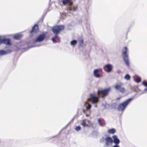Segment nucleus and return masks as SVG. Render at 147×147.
<instances>
[{
	"instance_id": "obj_20",
	"label": "nucleus",
	"mask_w": 147,
	"mask_h": 147,
	"mask_svg": "<svg viewBox=\"0 0 147 147\" xmlns=\"http://www.w3.org/2000/svg\"><path fill=\"white\" fill-rule=\"evenodd\" d=\"M125 78L127 80H129L130 79V77L128 74L126 75L125 76Z\"/></svg>"
},
{
	"instance_id": "obj_18",
	"label": "nucleus",
	"mask_w": 147,
	"mask_h": 147,
	"mask_svg": "<svg viewBox=\"0 0 147 147\" xmlns=\"http://www.w3.org/2000/svg\"><path fill=\"white\" fill-rule=\"evenodd\" d=\"M22 37V36L20 34H17L14 36V38L16 40L20 39Z\"/></svg>"
},
{
	"instance_id": "obj_2",
	"label": "nucleus",
	"mask_w": 147,
	"mask_h": 147,
	"mask_svg": "<svg viewBox=\"0 0 147 147\" xmlns=\"http://www.w3.org/2000/svg\"><path fill=\"white\" fill-rule=\"evenodd\" d=\"M64 28L65 26L63 25L56 26L53 28L52 29V31L55 34L54 37L52 38V40L53 42H56V39L59 40V38L57 35L61 31L64 30Z\"/></svg>"
},
{
	"instance_id": "obj_26",
	"label": "nucleus",
	"mask_w": 147,
	"mask_h": 147,
	"mask_svg": "<svg viewBox=\"0 0 147 147\" xmlns=\"http://www.w3.org/2000/svg\"><path fill=\"white\" fill-rule=\"evenodd\" d=\"M142 84L144 86H147V82L146 81H144L143 82Z\"/></svg>"
},
{
	"instance_id": "obj_14",
	"label": "nucleus",
	"mask_w": 147,
	"mask_h": 147,
	"mask_svg": "<svg viewBox=\"0 0 147 147\" xmlns=\"http://www.w3.org/2000/svg\"><path fill=\"white\" fill-rule=\"evenodd\" d=\"M113 142L115 144H118L120 142L119 140L117 138V136L116 135H114L113 136Z\"/></svg>"
},
{
	"instance_id": "obj_25",
	"label": "nucleus",
	"mask_w": 147,
	"mask_h": 147,
	"mask_svg": "<svg viewBox=\"0 0 147 147\" xmlns=\"http://www.w3.org/2000/svg\"><path fill=\"white\" fill-rule=\"evenodd\" d=\"M79 42L80 45H83L84 43L83 40L82 39L80 40Z\"/></svg>"
},
{
	"instance_id": "obj_10",
	"label": "nucleus",
	"mask_w": 147,
	"mask_h": 147,
	"mask_svg": "<svg viewBox=\"0 0 147 147\" xmlns=\"http://www.w3.org/2000/svg\"><path fill=\"white\" fill-rule=\"evenodd\" d=\"M46 36L45 34L39 35L35 40L36 42H41L43 41L45 38Z\"/></svg>"
},
{
	"instance_id": "obj_27",
	"label": "nucleus",
	"mask_w": 147,
	"mask_h": 147,
	"mask_svg": "<svg viewBox=\"0 0 147 147\" xmlns=\"http://www.w3.org/2000/svg\"><path fill=\"white\" fill-rule=\"evenodd\" d=\"M113 147H119V146L117 144H116L115 145H114Z\"/></svg>"
},
{
	"instance_id": "obj_19",
	"label": "nucleus",
	"mask_w": 147,
	"mask_h": 147,
	"mask_svg": "<svg viewBox=\"0 0 147 147\" xmlns=\"http://www.w3.org/2000/svg\"><path fill=\"white\" fill-rule=\"evenodd\" d=\"M77 41L76 40H74L71 42V44L72 45L75 46L77 43Z\"/></svg>"
},
{
	"instance_id": "obj_13",
	"label": "nucleus",
	"mask_w": 147,
	"mask_h": 147,
	"mask_svg": "<svg viewBox=\"0 0 147 147\" xmlns=\"http://www.w3.org/2000/svg\"><path fill=\"white\" fill-rule=\"evenodd\" d=\"M12 52L11 50H7L6 51L3 50H0V55H4L7 53H11Z\"/></svg>"
},
{
	"instance_id": "obj_11",
	"label": "nucleus",
	"mask_w": 147,
	"mask_h": 147,
	"mask_svg": "<svg viewBox=\"0 0 147 147\" xmlns=\"http://www.w3.org/2000/svg\"><path fill=\"white\" fill-rule=\"evenodd\" d=\"M38 31V26L35 24L33 26L32 30L30 31V33L32 35L33 33L37 32Z\"/></svg>"
},
{
	"instance_id": "obj_6",
	"label": "nucleus",
	"mask_w": 147,
	"mask_h": 147,
	"mask_svg": "<svg viewBox=\"0 0 147 147\" xmlns=\"http://www.w3.org/2000/svg\"><path fill=\"white\" fill-rule=\"evenodd\" d=\"M123 84L122 83L117 84L115 86V88L121 92L124 93L125 91V89L123 86Z\"/></svg>"
},
{
	"instance_id": "obj_17",
	"label": "nucleus",
	"mask_w": 147,
	"mask_h": 147,
	"mask_svg": "<svg viewBox=\"0 0 147 147\" xmlns=\"http://www.w3.org/2000/svg\"><path fill=\"white\" fill-rule=\"evenodd\" d=\"M115 132V129L114 128L109 129L108 130V132L112 134H113Z\"/></svg>"
},
{
	"instance_id": "obj_12",
	"label": "nucleus",
	"mask_w": 147,
	"mask_h": 147,
	"mask_svg": "<svg viewBox=\"0 0 147 147\" xmlns=\"http://www.w3.org/2000/svg\"><path fill=\"white\" fill-rule=\"evenodd\" d=\"M0 42L7 45H11V40L9 38L1 39V38Z\"/></svg>"
},
{
	"instance_id": "obj_22",
	"label": "nucleus",
	"mask_w": 147,
	"mask_h": 147,
	"mask_svg": "<svg viewBox=\"0 0 147 147\" xmlns=\"http://www.w3.org/2000/svg\"><path fill=\"white\" fill-rule=\"evenodd\" d=\"M141 81V79L140 78H137L136 80V81L137 82L139 83Z\"/></svg>"
},
{
	"instance_id": "obj_15",
	"label": "nucleus",
	"mask_w": 147,
	"mask_h": 147,
	"mask_svg": "<svg viewBox=\"0 0 147 147\" xmlns=\"http://www.w3.org/2000/svg\"><path fill=\"white\" fill-rule=\"evenodd\" d=\"M99 70L98 69H96L94 71V76L97 78L100 77V76L99 74L98 73Z\"/></svg>"
},
{
	"instance_id": "obj_5",
	"label": "nucleus",
	"mask_w": 147,
	"mask_h": 147,
	"mask_svg": "<svg viewBox=\"0 0 147 147\" xmlns=\"http://www.w3.org/2000/svg\"><path fill=\"white\" fill-rule=\"evenodd\" d=\"M110 89V88H108L103 90H98L97 92L98 94V96L101 95V97L103 98L108 94Z\"/></svg>"
},
{
	"instance_id": "obj_8",
	"label": "nucleus",
	"mask_w": 147,
	"mask_h": 147,
	"mask_svg": "<svg viewBox=\"0 0 147 147\" xmlns=\"http://www.w3.org/2000/svg\"><path fill=\"white\" fill-rule=\"evenodd\" d=\"M105 146L106 147H108L111 145L113 143V139L110 137H107L105 139Z\"/></svg>"
},
{
	"instance_id": "obj_23",
	"label": "nucleus",
	"mask_w": 147,
	"mask_h": 147,
	"mask_svg": "<svg viewBox=\"0 0 147 147\" xmlns=\"http://www.w3.org/2000/svg\"><path fill=\"white\" fill-rule=\"evenodd\" d=\"M82 125L84 127L87 126V125L86 123L84 121H83V122L81 123Z\"/></svg>"
},
{
	"instance_id": "obj_24",
	"label": "nucleus",
	"mask_w": 147,
	"mask_h": 147,
	"mask_svg": "<svg viewBox=\"0 0 147 147\" xmlns=\"http://www.w3.org/2000/svg\"><path fill=\"white\" fill-rule=\"evenodd\" d=\"M81 129V127L79 126H78L77 127H76L75 128V130L77 131H79Z\"/></svg>"
},
{
	"instance_id": "obj_7",
	"label": "nucleus",
	"mask_w": 147,
	"mask_h": 147,
	"mask_svg": "<svg viewBox=\"0 0 147 147\" xmlns=\"http://www.w3.org/2000/svg\"><path fill=\"white\" fill-rule=\"evenodd\" d=\"M90 98L88 99V101H91L92 100V102L93 104L96 103L98 102V97L95 96L94 94H90Z\"/></svg>"
},
{
	"instance_id": "obj_16",
	"label": "nucleus",
	"mask_w": 147,
	"mask_h": 147,
	"mask_svg": "<svg viewBox=\"0 0 147 147\" xmlns=\"http://www.w3.org/2000/svg\"><path fill=\"white\" fill-rule=\"evenodd\" d=\"M98 123L101 126H103L105 124L104 120V119L101 120L100 119H98Z\"/></svg>"
},
{
	"instance_id": "obj_1",
	"label": "nucleus",
	"mask_w": 147,
	"mask_h": 147,
	"mask_svg": "<svg viewBox=\"0 0 147 147\" xmlns=\"http://www.w3.org/2000/svg\"><path fill=\"white\" fill-rule=\"evenodd\" d=\"M62 2L64 5L67 6L65 10L69 13H72L78 9L77 6L73 5L72 0H62Z\"/></svg>"
},
{
	"instance_id": "obj_9",
	"label": "nucleus",
	"mask_w": 147,
	"mask_h": 147,
	"mask_svg": "<svg viewBox=\"0 0 147 147\" xmlns=\"http://www.w3.org/2000/svg\"><path fill=\"white\" fill-rule=\"evenodd\" d=\"M103 68L106 72L109 73L111 71L113 66L110 64H107L105 65Z\"/></svg>"
},
{
	"instance_id": "obj_21",
	"label": "nucleus",
	"mask_w": 147,
	"mask_h": 147,
	"mask_svg": "<svg viewBox=\"0 0 147 147\" xmlns=\"http://www.w3.org/2000/svg\"><path fill=\"white\" fill-rule=\"evenodd\" d=\"M91 105L90 104H89L86 107V109L87 110H88L91 109Z\"/></svg>"
},
{
	"instance_id": "obj_3",
	"label": "nucleus",
	"mask_w": 147,
	"mask_h": 147,
	"mask_svg": "<svg viewBox=\"0 0 147 147\" xmlns=\"http://www.w3.org/2000/svg\"><path fill=\"white\" fill-rule=\"evenodd\" d=\"M128 50V49L127 47H125L123 48L122 51V56L126 65L127 66H129V63L127 53Z\"/></svg>"
},
{
	"instance_id": "obj_4",
	"label": "nucleus",
	"mask_w": 147,
	"mask_h": 147,
	"mask_svg": "<svg viewBox=\"0 0 147 147\" xmlns=\"http://www.w3.org/2000/svg\"><path fill=\"white\" fill-rule=\"evenodd\" d=\"M133 99V98H129L124 102L120 104L118 106V110L119 111L124 110L126 107Z\"/></svg>"
},
{
	"instance_id": "obj_28",
	"label": "nucleus",
	"mask_w": 147,
	"mask_h": 147,
	"mask_svg": "<svg viewBox=\"0 0 147 147\" xmlns=\"http://www.w3.org/2000/svg\"><path fill=\"white\" fill-rule=\"evenodd\" d=\"M144 91H147V88H146L144 89Z\"/></svg>"
}]
</instances>
